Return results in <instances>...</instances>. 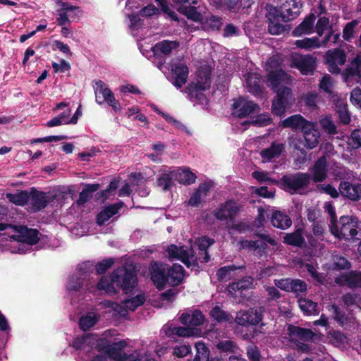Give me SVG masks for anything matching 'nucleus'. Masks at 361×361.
<instances>
[{"instance_id":"nucleus-1","label":"nucleus","mask_w":361,"mask_h":361,"mask_svg":"<svg viewBox=\"0 0 361 361\" xmlns=\"http://www.w3.org/2000/svg\"><path fill=\"white\" fill-rule=\"evenodd\" d=\"M302 6L303 3L301 0H286L279 8L267 4L265 6V16L269 23V32L273 35L284 33L286 26L281 23L295 19L300 15Z\"/></svg>"},{"instance_id":"nucleus-2","label":"nucleus","mask_w":361,"mask_h":361,"mask_svg":"<svg viewBox=\"0 0 361 361\" xmlns=\"http://www.w3.org/2000/svg\"><path fill=\"white\" fill-rule=\"evenodd\" d=\"M111 280L116 288L124 294H133L138 285V277L135 268L133 266H122L111 272Z\"/></svg>"},{"instance_id":"nucleus-3","label":"nucleus","mask_w":361,"mask_h":361,"mask_svg":"<svg viewBox=\"0 0 361 361\" xmlns=\"http://www.w3.org/2000/svg\"><path fill=\"white\" fill-rule=\"evenodd\" d=\"M311 181V174L297 172L283 175L280 179L279 186L291 194H302L301 191L308 188Z\"/></svg>"},{"instance_id":"nucleus-4","label":"nucleus","mask_w":361,"mask_h":361,"mask_svg":"<svg viewBox=\"0 0 361 361\" xmlns=\"http://www.w3.org/2000/svg\"><path fill=\"white\" fill-rule=\"evenodd\" d=\"M211 75L212 73L209 68H202L198 71L197 82L190 83L186 88L188 94L191 99L194 98L199 102H202L206 99V96L202 92L210 88Z\"/></svg>"},{"instance_id":"nucleus-5","label":"nucleus","mask_w":361,"mask_h":361,"mask_svg":"<svg viewBox=\"0 0 361 361\" xmlns=\"http://www.w3.org/2000/svg\"><path fill=\"white\" fill-rule=\"evenodd\" d=\"M274 92L276 94L272 100L271 113L274 116H282L291 108L295 100L292 90L283 86Z\"/></svg>"},{"instance_id":"nucleus-6","label":"nucleus","mask_w":361,"mask_h":361,"mask_svg":"<svg viewBox=\"0 0 361 361\" xmlns=\"http://www.w3.org/2000/svg\"><path fill=\"white\" fill-rule=\"evenodd\" d=\"M340 240H345L350 243L361 240V229H359L357 218L350 216H342L339 219Z\"/></svg>"},{"instance_id":"nucleus-7","label":"nucleus","mask_w":361,"mask_h":361,"mask_svg":"<svg viewBox=\"0 0 361 361\" xmlns=\"http://www.w3.org/2000/svg\"><path fill=\"white\" fill-rule=\"evenodd\" d=\"M264 312V307H255L247 310H240L237 312L234 322L242 326L259 324V327L263 328L265 326V324L262 322Z\"/></svg>"},{"instance_id":"nucleus-8","label":"nucleus","mask_w":361,"mask_h":361,"mask_svg":"<svg viewBox=\"0 0 361 361\" xmlns=\"http://www.w3.org/2000/svg\"><path fill=\"white\" fill-rule=\"evenodd\" d=\"M274 283L278 288L287 293H293L297 297L306 295L307 291V283L300 279L287 277L274 279Z\"/></svg>"},{"instance_id":"nucleus-9","label":"nucleus","mask_w":361,"mask_h":361,"mask_svg":"<svg viewBox=\"0 0 361 361\" xmlns=\"http://www.w3.org/2000/svg\"><path fill=\"white\" fill-rule=\"evenodd\" d=\"M168 264L158 261L149 264V271L153 284L159 290L165 288L167 284Z\"/></svg>"},{"instance_id":"nucleus-10","label":"nucleus","mask_w":361,"mask_h":361,"mask_svg":"<svg viewBox=\"0 0 361 361\" xmlns=\"http://www.w3.org/2000/svg\"><path fill=\"white\" fill-rule=\"evenodd\" d=\"M324 61L330 73L338 74L341 71L339 66L344 65L346 61L345 52L339 48L328 50L325 54Z\"/></svg>"},{"instance_id":"nucleus-11","label":"nucleus","mask_w":361,"mask_h":361,"mask_svg":"<svg viewBox=\"0 0 361 361\" xmlns=\"http://www.w3.org/2000/svg\"><path fill=\"white\" fill-rule=\"evenodd\" d=\"M30 204L32 212H37L45 209L52 200L46 192L37 190L35 187L30 188L29 192Z\"/></svg>"},{"instance_id":"nucleus-12","label":"nucleus","mask_w":361,"mask_h":361,"mask_svg":"<svg viewBox=\"0 0 361 361\" xmlns=\"http://www.w3.org/2000/svg\"><path fill=\"white\" fill-rule=\"evenodd\" d=\"M311 179L315 183L324 181L328 177V163L325 155L319 157L310 169Z\"/></svg>"},{"instance_id":"nucleus-13","label":"nucleus","mask_w":361,"mask_h":361,"mask_svg":"<svg viewBox=\"0 0 361 361\" xmlns=\"http://www.w3.org/2000/svg\"><path fill=\"white\" fill-rule=\"evenodd\" d=\"M17 235L15 239L20 243H26L30 245L37 244L39 240V232L37 229L29 228L25 226H16L14 227Z\"/></svg>"},{"instance_id":"nucleus-14","label":"nucleus","mask_w":361,"mask_h":361,"mask_svg":"<svg viewBox=\"0 0 361 361\" xmlns=\"http://www.w3.org/2000/svg\"><path fill=\"white\" fill-rule=\"evenodd\" d=\"M232 106L235 111L234 114L240 118H245L259 109V105L253 101L247 100L242 97L235 100Z\"/></svg>"},{"instance_id":"nucleus-15","label":"nucleus","mask_w":361,"mask_h":361,"mask_svg":"<svg viewBox=\"0 0 361 361\" xmlns=\"http://www.w3.org/2000/svg\"><path fill=\"white\" fill-rule=\"evenodd\" d=\"M179 42L176 40L164 39L157 42L152 48L154 56L157 59H162L171 54L173 50L178 49Z\"/></svg>"},{"instance_id":"nucleus-16","label":"nucleus","mask_w":361,"mask_h":361,"mask_svg":"<svg viewBox=\"0 0 361 361\" xmlns=\"http://www.w3.org/2000/svg\"><path fill=\"white\" fill-rule=\"evenodd\" d=\"M267 73V83L273 91H276L283 84H288L290 81V76L282 68L269 70Z\"/></svg>"},{"instance_id":"nucleus-17","label":"nucleus","mask_w":361,"mask_h":361,"mask_svg":"<svg viewBox=\"0 0 361 361\" xmlns=\"http://www.w3.org/2000/svg\"><path fill=\"white\" fill-rule=\"evenodd\" d=\"M287 333L290 337V341L295 343V338L308 342L313 341L316 334L310 329H306L293 324H288L287 327Z\"/></svg>"},{"instance_id":"nucleus-18","label":"nucleus","mask_w":361,"mask_h":361,"mask_svg":"<svg viewBox=\"0 0 361 361\" xmlns=\"http://www.w3.org/2000/svg\"><path fill=\"white\" fill-rule=\"evenodd\" d=\"M171 74L173 79L172 84L176 88H181L187 82L189 68L185 63H176L172 66Z\"/></svg>"},{"instance_id":"nucleus-19","label":"nucleus","mask_w":361,"mask_h":361,"mask_svg":"<svg viewBox=\"0 0 361 361\" xmlns=\"http://www.w3.org/2000/svg\"><path fill=\"white\" fill-rule=\"evenodd\" d=\"M338 190L343 197L351 201L361 200V183L352 184L348 181H341Z\"/></svg>"},{"instance_id":"nucleus-20","label":"nucleus","mask_w":361,"mask_h":361,"mask_svg":"<svg viewBox=\"0 0 361 361\" xmlns=\"http://www.w3.org/2000/svg\"><path fill=\"white\" fill-rule=\"evenodd\" d=\"M127 346L126 341L122 340L118 342H114L109 345L107 348L106 355L109 358L113 359L114 360H121V359L129 360L133 355H128L123 352V349Z\"/></svg>"},{"instance_id":"nucleus-21","label":"nucleus","mask_w":361,"mask_h":361,"mask_svg":"<svg viewBox=\"0 0 361 361\" xmlns=\"http://www.w3.org/2000/svg\"><path fill=\"white\" fill-rule=\"evenodd\" d=\"M179 320L185 326H199L204 324L205 317L200 310H195L182 313Z\"/></svg>"},{"instance_id":"nucleus-22","label":"nucleus","mask_w":361,"mask_h":361,"mask_svg":"<svg viewBox=\"0 0 361 361\" xmlns=\"http://www.w3.org/2000/svg\"><path fill=\"white\" fill-rule=\"evenodd\" d=\"M315 59L311 55H302L294 59L293 63L302 75H308L315 69Z\"/></svg>"},{"instance_id":"nucleus-23","label":"nucleus","mask_w":361,"mask_h":361,"mask_svg":"<svg viewBox=\"0 0 361 361\" xmlns=\"http://www.w3.org/2000/svg\"><path fill=\"white\" fill-rule=\"evenodd\" d=\"M215 240L207 235L198 238L195 243L199 251L198 256L201 263H207L210 260V255L208 253V248L214 245Z\"/></svg>"},{"instance_id":"nucleus-24","label":"nucleus","mask_w":361,"mask_h":361,"mask_svg":"<svg viewBox=\"0 0 361 361\" xmlns=\"http://www.w3.org/2000/svg\"><path fill=\"white\" fill-rule=\"evenodd\" d=\"M167 283L172 286H177L182 283L185 276V269L179 264H168Z\"/></svg>"},{"instance_id":"nucleus-25","label":"nucleus","mask_w":361,"mask_h":361,"mask_svg":"<svg viewBox=\"0 0 361 361\" xmlns=\"http://www.w3.org/2000/svg\"><path fill=\"white\" fill-rule=\"evenodd\" d=\"M123 205L124 203L123 202H119L105 207L103 210L97 214L96 218L97 224L99 226L104 225L113 216L116 215Z\"/></svg>"},{"instance_id":"nucleus-26","label":"nucleus","mask_w":361,"mask_h":361,"mask_svg":"<svg viewBox=\"0 0 361 361\" xmlns=\"http://www.w3.org/2000/svg\"><path fill=\"white\" fill-rule=\"evenodd\" d=\"M271 224L273 226L286 230L292 225V220L286 212L274 210L271 216Z\"/></svg>"},{"instance_id":"nucleus-27","label":"nucleus","mask_w":361,"mask_h":361,"mask_svg":"<svg viewBox=\"0 0 361 361\" xmlns=\"http://www.w3.org/2000/svg\"><path fill=\"white\" fill-rule=\"evenodd\" d=\"M316 16L311 13L292 31V35L300 37L302 35H309L313 32L314 23Z\"/></svg>"},{"instance_id":"nucleus-28","label":"nucleus","mask_w":361,"mask_h":361,"mask_svg":"<svg viewBox=\"0 0 361 361\" xmlns=\"http://www.w3.org/2000/svg\"><path fill=\"white\" fill-rule=\"evenodd\" d=\"M330 307L329 310H332V317L339 326L345 328L353 324V317L346 314L338 305L333 304Z\"/></svg>"},{"instance_id":"nucleus-29","label":"nucleus","mask_w":361,"mask_h":361,"mask_svg":"<svg viewBox=\"0 0 361 361\" xmlns=\"http://www.w3.org/2000/svg\"><path fill=\"white\" fill-rule=\"evenodd\" d=\"M94 93L96 102L99 104H102L104 102H108L114 96L112 91L102 80L96 82Z\"/></svg>"},{"instance_id":"nucleus-30","label":"nucleus","mask_w":361,"mask_h":361,"mask_svg":"<svg viewBox=\"0 0 361 361\" xmlns=\"http://www.w3.org/2000/svg\"><path fill=\"white\" fill-rule=\"evenodd\" d=\"M309 122L300 114H295L289 116L282 121L281 126L283 128H291L293 129L307 128Z\"/></svg>"},{"instance_id":"nucleus-31","label":"nucleus","mask_w":361,"mask_h":361,"mask_svg":"<svg viewBox=\"0 0 361 361\" xmlns=\"http://www.w3.org/2000/svg\"><path fill=\"white\" fill-rule=\"evenodd\" d=\"M283 243L288 245L302 247L305 244V240L302 229H297L293 233H286L283 237Z\"/></svg>"},{"instance_id":"nucleus-32","label":"nucleus","mask_w":361,"mask_h":361,"mask_svg":"<svg viewBox=\"0 0 361 361\" xmlns=\"http://www.w3.org/2000/svg\"><path fill=\"white\" fill-rule=\"evenodd\" d=\"M99 188L98 183H87L85 185L82 190L79 194V197L76 201L78 206H84L85 204L92 197V194L97 192Z\"/></svg>"},{"instance_id":"nucleus-33","label":"nucleus","mask_w":361,"mask_h":361,"mask_svg":"<svg viewBox=\"0 0 361 361\" xmlns=\"http://www.w3.org/2000/svg\"><path fill=\"white\" fill-rule=\"evenodd\" d=\"M248 91L255 96L262 94V86L260 84V77L256 73H249L246 78Z\"/></svg>"},{"instance_id":"nucleus-34","label":"nucleus","mask_w":361,"mask_h":361,"mask_svg":"<svg viewBox=\"0 0 361 361\" xmlns=\"http://www.w3.org/2000/svg\"><path fill=\"white\" fill-rule=\"evenodd\" d=\"M345 285L350 288H361V271L351 270L342 276Z\"/></svg>"},{"instance_id":"nucleus-35","label":"nucleus","mask_w":361,"mask_h":361,"mask_svg":"<svg viewBox=\"0 0 361 361\" xmlns=\"http://www.w3.org/2000/svg\"><path fill=\"white\" fill-rule=\"evenodd\" d=\"M298 305L305 315H316L319 314L318 304L306 298H300L298 300Z\"/></svg>"},{"instance_id":"nucleus-36","label":"nucleus","mask_w":361,"mask_h":361,"mask_svg":"<svg viewBox=\"0 0 361 361\" xmlns=\"http://www.w3.org/2000/svg\"><path fill=\"white\" fill-rule=\"evenodd\" d=\"M29 192L27 190H18L16 193H6V199L17 206L23 207L27 204L30 200Z\"/></svg>"},{"instance_id":"nucleus-37","label":"nucleus","mask_w":361,"mask_h":361,"mask_svg":"<svg viewBox=\"0 0 361 361\" xmlns=\"http://www.w3.org/2000/svg\"><path fill=\"white\" fill-rule=\"evenodd\" d=\"M99 290H104L106 294L115 295L118 293L116 284L111 280V274L109 277L103 276L97 284Z\"/></svg>"},{"instance_id":"nucleus-38","label":"nucleus","mask_w":361,"mask_h":361,"mask_svg":"<svg viewBox=\"0 0 361 361\" xmlns=\"http://www.w3.org/2000/svg\"><path fill=\"white\" fill-rule=\"evenodd\" d=\"M209 314L218 323L228 322L232 324L234 320L231 314L223 310L218 305L212 308Z\"/></svg>"},{"instance_id":"nucleus-39","label":"nucleus","mask_w":361,"mask_h":361,"mask_svg":"<svg viewBox=\"0 0 361 361\" xmlns=\"http://www.w3.org/2000/svg\"><path fill=\"white\" fill-rule=\"evenodd\" d=\"M320 134L319 131L315 129L304 130L303 140L305 144V148L308 149H314L319 144V139Z\"/></svg>"},{"instance_id":"nucleus-40","label":"nucleus","mask_w":361,"mask_h":361,"mask_svg":"<svg viewBox=\"0 0 361 361\" xmlns=\"http://www.w3.org/2000/svg\"><path fill=\"white\" fill-rule=\"evenodd\" d=\"M283 149V144L273 142L269 148L264 149L261 152V156L263 159L270 161L272 159L280 157Z\"/></svg>"},{"instance_id":"nucleus-41","label":"nucleus","mask_w":361,"mask_h":361,"mask_svg":"<svg viewBox=\"0 0 361 361\" xmlns=\"http://www.w3.org/2000/svg\"><path fill=\"white\" fill-rule=\"evenodd\" d=\"M344 75L345 80L354 77L361 78V59L359 56H356L352 61L351 66L345 68Z\"/></svg>"},{"instance_id":"nucleus-42","label":"nucleus","mask_w":361,"mask_h":361,"mask_svg":"<svg viewBox=\"0 0 361 361\" xmlns=\"http://www.w3.org/2000/svg\"><path fill=\"white\" fill-rule=\"evenodd\" d=\"M220 353L236 354L240 348L238 344L231 340L219 341L216 345Z\"/></svg>"},{"instance_id":"nucleus-43","label":"nucleus","mask_w":361,"mask_h":361,"mask_svg":"<svg viewBox=\"0 0 361 361\" xmlns=\"http://www.w3.org/2000/svg\"><path fill=\"white\" fill-rule=\"evenodd\" d=\"M178 11L185 15L189 20L195 22H201L203 17L202 15L197 11V8L189 5L188 6L185 4L179 7Z\"/></svg>"},{"instance_id":"nucleus-44","label":"nucleus","mask_w":361,"mask_h":361,"mask_svg":"<svg viewBox=\"0 0 361 361\" xmlns=\"http://www.w3.org/2000/svg\"><path fill=\"white\" fill-rule=\"evenodd\" d=\"M196 175L190 169H184L176 174V179L185 185H189L195 182Z\"/></svg>"},{"instance_id":"nucleus-45","label":"nucleus","mask_w":361,"mask_h":361,"mask_svg":"<svg viewBox=\"0 0 361 361\" xmlns=\"http://www.w3.org/2000/svg\"><path fill=\"white\" fill-rule=\"evenodd\" d=\"M217 6L222 10L235 13L243 7L241 0H218Z\"/></svg>"},{"instance_id":"nucleus-46","label":"nucleus","mask_w":361,"mask_h":361,"mask_svg":"<svg viewBox=\"0 0 361 361\" xmlns=\"http://www.w3.org/2000/svg\"><path fill=\"white\" fill-rule=\"evenodd\" d=\"M195 346L196 355L193 361H209L210 350L205 343L199 341L195 343Z\"/></svg>"},{"instance_id":"nucleus-47","label":"nucleus","mask_w":361,"mask_h":361,"mask_svg":"<svg viewBox=\"0 0 361 361\" xmlns=\"http://www.w3.org/2000/svg\"><path fill=\"white\" fill-rule=\"evenodd\" d=\"M332 260V269L336 271L348 270L352 267L350 261L340 255H334Z\"/></svg>"},{"instance_id":"nucleus-48","label":"nucleus","mask_w":361,"mask_h":361,"mask_svg":"<svg viewBox=\"0 0 361 361\" xmlns=\"http://www.w3.org/2000/svg\"><path fill=\"white\" fill-rule=\"evenodd\" d=\"M169 336H177L180 337H190L195 334V329L186 326H174L168 331Z\"/></svg>"},{"instance_id":"nucleus-49","label":"nucleus","mask_w":361,"mask_h":361,"mask_svg":"<svg viewBox=\"0 0 361 361\" xmlns=\"http://www.w3.org/2000/svg\"><path fill=\"white\" fill-rule=\"evenodd\" d=\"M336 112L338 115L340 122L343 124H348L351 119L348 111V105L343 102L336 104Z\"/></svg>"},{"instance_id":"nucleus-50","label":"nucleus","mask_w":361,"mask_h":361,"mask_svg":"<svg viewBox=\"0 0 361 361\" xmlns=\"http://www.w3.org/2000/svg\"><path fill=\"white\" fill-rule=\"evenodd\" d=\"M145 300L146 298L144 294H138L130 299L125 300L123 304L128 310L134 311L138 307L142 305Z\"/></svg>"},{"instance_id":"nucleus-51","label":"nucleus","mask_w":361,"mask_h":361,"mask_svg":"<svg viewBox=\"0 0 361 361\" xmlns=\"http://www.w3.org/2000/svg\"><path fill=\"white\" fill-rule=\"evenodd\" d=\"M224 209L226 213V220L233 219L239 212V206L233 200H227L224 203Z\"/></svg>"},{"instance_id":"nucleus-52","label":"nucleus","mask_w":361,"mask_h":361,"mask_svg":"<svg viewBox=\"0 0 361 361\" xmlns=\"http://www.w3.org/2000/svg\"><path fill=\"white\" fill-rule=\"evenodd\" d=\"M295 45L300 49H309L319 47L320 44L317 37H312L297 40L295 42Z\"/></svg>"},{"instance_id":"nucleus-53","label":"nucleus","mask_w":361,"mask_h":361,"mask_svg":"<svg viewBox=\"0 0 361 361\" xmlns=\"http://www.w3.org/2000/svg\"><path fill=\"white\" fill-rule=\"evenodd\" d=\"M319 87L321 90L331 97H333L332 78L329 74L324 75L319 80Z\"/></svg>"},{"instance_id":"nucleus-54","label":"nucleus","mask_w":361,"mask_h":361,"mask_svg":"<svg viewBox=\"0 0 361 361\" xmlns=\"http://www.w3.org/2000/svg\"><path fill=\"white\" fill-rule=\"evenodd\" d=\"M252 176L260 183L267 182L273 185H279V180L270 178L267 171H255L252 173Z\"/></svg>"},{"instance_id":"nucleus-55","label":"nucleus","mask_w":361,"mask_h":361,"mask_svg":"<svg viewBox=\"0 0 361 361\" xmlns=\"http://www.w3.org/2000/svg\"><path fill=\"white\" fill-rule=\"evenodd\" d=\"M167 252L170 259H176L181 260L183 258V252H188L183 247H178L176 245L171 244L168 246Z\"/></svg>"},{"instance_id":"nucleus-56","label":"nucleus","mask_w":361,"mask_h":361,"mask_svg":"<svg viewBox=\"0 0 361 361\" xmlns=\"http://www.w3.org/2000/svg\"><path fill=\"white\" fill-rule=\"evenodd\" d=\"M173 172H171L170 173H163L161 176L157 179V185L161 187L163 190L166 191L171 189L173 185V178L171 175Z\"/></svg>"},{"instance_id":"nucleus-57","label":"nucleus","mask_w":361,"mask_h":361,"mask_svg":"<svg viewBox=\"0 0 361 361\" xmlns=\"http://www.w3.org/2000/svg\"><path fill=\"white\" fill-rule=\"evenodd\" d=\"M320 125L322 129L329 135H335L337 133V127L336 126L331 117L326 116L320 120Z\"/></svg>"},{"instance_id":"nucleus-58","label":"nucleus","mask_w":361,"mask_h":361,"mask_svg":"<svg viewBox=\"0 0 361 361\" xmlns=\"http://www.w3.org/2000/svg\"><path fill=\"white\" fill-rule=\"evenodd\" d=\"M237 269V267L235 265L224 266L219 268L216 272L218 279L220 281H226L230 279L231 273L235 271Z\"/></svg>"},{"instance_id":"nucleus-59","label":"nucleus","mask_w":361,"mask_h":361,"mask_svg":"<svg viewBox=\"0 0 361 361\" xmlns=\"http://www.w3.org/2000/svg\"><path fill=\"white\" fill-rule=\"evenodd\" d=\"M97 319L94 316L85 315L80 317L79 320V326L82 331H87L92 327Z\"/></svg>"},{"instance_id":"nucleus-60","label":"nucleus","mask_w":361,"mask_h":361,"mask_svg":"<svg viewBox=\"0 0 361 361\" xmlns=\"http://www.w3.org/2000/svg\"><path fill=\"white\" fill-rule=\"evenodd\" d=\"M114 264L113 258H106L101 262H99L95 265V271L97 274H104L109 269H110Z\"/></svg>"},{"instance_id":"nucleus-61","label":"nucleus","mask_w":361,"mask_h":361,"mask_svg":"<svg viewBox=\"0 0 361 361\" xmlns=\"http://www.w3.org/2000/svg\"><path fill=\"white\" fill-rule=\"evenodd\" d=\"M358 24L357 20H353L348 23L343 30V37L345 40L350 42L353 37L355 26Z\"/></svg>"},{"instance_id":"nucleus-62","label":"nucleus","mask_w":361,"mask_h":361,"mask_svg":"<svg viewBox=\"0 0 361 361\" xmlns=\"http://www.w3.org/2000/svg\"><path fill=\"white\" fill-rule=\"evenodd\" d=\"M317 189L319 192H324L331 196L332 198H337L339 197L341 194L339 190L338 191L331 184H317Z\"/></svg>"},{"instance_id":"nucleus-63","label":"nucleus","mask_w":361,"mask_h":361,"mask_svg":"<svg viewBox=\"0 0 361 361\" xmlns=\"http://www.w3.org/2000/svg\"><path fill=\"white\" fill-rule=\"evenodd\" d=\"M83 287V279L78 276H73L69 280L67 288L69 290L78 291Z\"/></svg>"},{"instance_id":"nucleus-64","label":"nucleus","mask_w":361,"mask_h":361,"mask_svg":"<svg viewBox=\"0 0 361 361\" xmlns=\"http://www.w3.org/2000/svg\"><path fill=\"white\" fill-rule=\"evenodd\" d=\"M246 354L250 361H260L261 353L257 346H249L247 348Z\"/></svg>"}]
</instances>
